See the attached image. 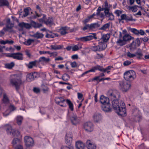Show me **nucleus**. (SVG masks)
Returning a JSON list of instances; mask_svg holds the SVG:
<instances>
[{
    "label": "nucleus",
    "mask_w": 149,
    "mask_h": 149,
    "mask_svg": "<svg viewBox=\"0 0 149 149\" xmlns=\"http://www.w3.org/2000/svg\"><path fill=\"white\" fill-rule=\"evenodd\" d=\"M84 128L87 132H91L93 130L94 126L91 122H87L84 124Z\"/></svg>",
    "instance_id": "12"
},
{
    "label": "nucleus",
    "mask_w": 149,
    "mask_h": 149,
    "mask_svg": "<svg viewBox=\"0 0 149 149\" xmlns=\"http://www.w3.org/2000/svg\"><path fill=\"white\" fill-rule=\"evenodd\" d=\"M96 36L97 34L96 33H92L90 35L79 38H78V40L83 42H85L93 39L97 40V37Z\"/></svg>",
    "instance_id": "6"
},
{
    "label": "nucleus",
    "mask_w": 149,
    "mask_h": 149,
    "mask_svg": "<svg viewBox=\"0 0 149 149\" xmlns=\"http://www.w3.org/2000/svg\"><path fill=\"white\" fill-rule=\"evenodd\" d=\"M87 148L88 149H96V146L90 140H87L86 142Z\"/></svg>",
    "instance_id": "24"
},
{
    "label": "nucleus",
    "mask_w": 149,
    "mask_h": 149,
    "mask_svg": "<svg viewBox=\"0 0 149 149\" xmlns=\"http://www.w3.org/2000/svg\"><path fill=\"white\" fill-rule=\"evenodd\" d=\"M84 24L85 25V26L82 29V30L83 31H85V30L87 29L91 30L90 24Z\"/></svg>",
    "instance_id": "49"
},
{
    "label": "nucleus",
    "mask_w": 149,
    "mask_h": 149,
    "mask_svg": "<svg viewBox=\"0 0 149 149\" xmlns=\"http://www.w3.org/2000/svg\"><path fill=\"white\" fill-rule=\"evenodd\" d=\"M70 65L72 68H75L77 66V63L75 61H74L71 63Z\"/></svg>",
    "instance_id": "62"
},
{
    "label": "nucleus",
    "mask_w": 149,
    "mask_h": 149,
    "mask_svg": "<svg viewBox=\"0 0 149 149\" xmlns=\"http://www.w3.org/2000/svg\"><path fill=\"white\" fill-rule=\"evenodd\" d=\"M75 146L77 149H84V143L79 141H78L76 142Z\"/></svg>",
    "instance_id": "28"
},
{
    "label": "nucleus",
    "mask_w": 149,
    "mask_h": 149,
    "mask_svg": "<svg viewBox=\"0 0 149 149\" xmlns=\"http://www.w3.org/2000/svg\"><path fill=\"white\" fill-rule=\"evenodd\" d=\"M93 118L95 122L98 123L101 120L102 116L100 113H95L93 116Z\"/></svg>",
    "instance_id": "19"
},
{
    "label": "nucleus",
    "mask_w": 149,
    "mask_h": 149,
    "mask_svg": "<svg viewBox=\"0 0 149 149\" xmlns=\"http://www.w3.org/2000/svg\"><path fill=\"white\" fill-rule=\"evenodd\" d=\"M9 3L7 0H0V7L8 6Z\"/></svg>",
    "instance_id": "37"
},
{
    "label": "nucleus",
    "mask_w": 149,
    "mask_h": 149,
    "mask_svg": "<svg viewBox=\"0 0 149 149\" xmlns=\"http://www.w3.org/2000/svg\"><path fill=\"white\" fill-rule=\"evenodd\" d=\"M98 45L100 51L104 50L107 47V43L102 42H99Z\"/></svg>",
    "instance_id": "27"
},
{
    "label": "nucleus",
    "mask_w": 149,
    "mask_h": 149,
    "mask_svg": "<svg viewBox=\"0 0 149 149\" xmlns=\"http://www.w3.org/2000/svg\"><path fill=\"white\" fill-rule=\"evenodd\" d=\"M136 56V55L137 58L138 59H141V57L143 56L141 51H138L135 54Z\"/></svg>",
    "instance_id": "42"
},
{
    "label": "nucleus",
    "mask_w": 149,
    "mask_h": 149,
    "mask_svg": "<svg viewBox=\"0 0 149 149\" xmlns=\"http://www.w3.org/2000/svg\"><path fill=\"white\" fill-rule=\"evenodd\" d=\"M42 16H43L42 18L39 19L38 21L40 22H41L42 23H45V20L47 19L46 15L45 14H42Z\"/></svg>",
    "instance_id": "44"
},
{
    "label": "nucleus",
    "mask_w": 149,
    "mask_h": 149,
    "mask_svg": "<svg viewBox=\"0 0 149 149\" xmlns=\"http://www.w3.org/2000/svg\"><path fill=\"white\" fill-rule=\"evenodd\" d=\"M122 20H125L127 22L129 21H135V19H133L132 16L131 15H127L125 14H122L120 16V18L118 19L119 22H120Z\"/></svg>",
    "instance_id": "7"
},
{
    "label": "nucleus",
    "mask_w": 149,
    "mask_h": 149,
    "mask_svg": "<svg viewBox=\"0 0 149 149\" xmlns=\"http://www.w3.org/2000/svg\"><path fill=\"white\" fill-rule=\"evenodd\" d=\"M100 102L102 105H103L109 102V98L102 95L100 97Z\"/></svg>",
    "instance_id": "20"
},
{
    "label": "nucleus",
    "mask_w": 149,
    "mask_h": 149,
    "mask_svg": "<svg viewBox=\"0 0 149 149\" xmlns=\"http://www.w3.org/2000/svg\"><path fill=\"white\" fill-rule=\"evenodd\" d=\"M122 13V11L119 10H116L114 12V13L118 17L120 16V15Z\"/></svg>",
    "instance_id": "55"
},
{
    "label": "nucleus",
    "mask_w": 149,
    "mask_h": 149,
    "mask_svg": "<svg viewBox=\"0 0 149 149\" xmlns=\"http://www.w3.org/2000/svg\"><path fill=\"white\" fill-rule=\"evenodd\" d=\"M32 36L37 39H40L43 38L44 35L43 34L37 32L32 35Z\"/></svg>",
    "instance_id": "39"
},
{
    "label": "nucleus",
    "mask_w": 149,
    "mask_h": 149,
    "mask_svg": "<svg viewBox=\"0 0 149 149\" xmlns=\"http://www.w3.org/2000/svg\"><path fill=\"white\" fill-rule=\"evenodd\" d=\"M10 83L13 86L15 87L17 90L19 89V86L22 83L21 77L18 76L11 79Z\"/></svg>",
    "instance_id": "3"
},
{
    "label": "nucleus",
    "mask_w": 149,
    "mask_h": 149,
    "mask_svg": "<svg viewBox=\"0 0 149 149\" xmlns=\"http://www.w3.org/2000/svg\"><path fill=\"white\" fill-rule=\"evenodd\" d=\"M65 100L63 98L60 97H56L55 100V102L57 104L59 105L61 107H65L66 106V104L64 103Z\"/></svg>",
    "instance_id": "11"
},
{
    "label": "nucleus",
    "mask_w": 149,
    "mask_h": 149,
    "mask_svg": "<svg viewBox=\"0 0 149 149\" xmlns=\"http://www.w3.org/2000/svg\"><path fill=\"white\" fill-rule=\"evenodd\" d=\"M135 72L134 71H128L124 73V78L127 81H132L135 78Z\"/></svg>",
    "instance_id": "2"
},
{
    "label": "nucleus",
    "mask_w": 149,
    "mask_h": 149,
    "mask_svg": "<svg viewBox=\"0 0 149 149\" xmlns=\"http://www.w3.org/2000/svg\"><path fill=\"white\" fill-rule=\"evenodd\" d=\"M69 118L72 123L74 125H77L79 122V120L77 116L74 114L70 116Z\"/></svg>",
    "instance_id": "15"
},
{
    "label": "nucleus",
    "mask_w": 149,
    "mask_h": 149,
    "mask_svg": "<svg viewBox=\"0 0 149 149\" xmlns=\"http://www.w3.org/2000/svg\"><path fill=\"white\" fill-rule=\"evenodd\" d=\"M38 63V61L36 60L30 62L28 64L27 67L29 69H31L34 67H37V64Z\"/></svg>",
    "instance_id": "26"
},
{
    "label": "nucleus",
    "mask_w": 149,
    "mask_h": 149,
    "mask_svg": "<svg viewBox=\"0 0 149 149\" xmlns=\"http://www.w3.org/2000/svg\"><path fill=\"white\" fill-rule=\"evenodd\" d=\"M97 70L103 72H105L107 71L108 73L110 71L107 70H110L112 68V67L111 66H109L106 68L104 69L102 66L98 65H97Z\"/></svg>",
    "instance_id": "18"
},
{
    "label": "nucleus",
    "mask_w": 149,
    "mask_h": 149,
    "mask_svg": "<svg viewBox=\"0 0 149 149\" xmlns=\"http://www.w3.org/2000/svg\"><path fill=\"white\" fill-rule=\"evenodd\" d=\"M6 27L3 28L2 30L0 31V36L2 37L4 34L5 33L3 31H7L9 29H11L14 26V24L10 22V19L8 18L6 20Z\"/></svg>",
    "instance_id": "5"
},
{
    "label": "nucleus",
    "mask_w": 149,
    "mask_h": 149,
    "mask_svg": "<svg viewBox=\"0 0 149 149\" xmlns=\"http://www.w3.org/2000/svg\"><path fill=\"white\" fill-rule=\"evenodd\" d=\"M33 91L35 93H38L40 92V90L39 88L36 87H34L33 89Z\"/></svg>",
    "instance_id": "64"
},
{
    "label": "nucleus",
    "mask_w": 149,
    "mask_h": 149,
    "mask_svg": "<svg viewBox=\"0 0 149 149\" xmlns=\"http://www.w3.org/2000/svg\"><path fill=\"white\" fill-rule=\"evenodd\" d=\"M35 15L33 16V17L34 19H36L38 17H41L42 16V14H39L37 11H35Z\"/></svg>",
    "instance_id": "51"
},
{
    "label": "nucleus",
    "mask_w": 149,
    "mask_h": 149,
    "mask_svg": "<svg viewBox=\"0 0 149 149\" xmlns=\"http://www.w3.org/2000/svg\"><path fill=\"white\" fill-rule=\"evenodd\" d=\"M21 140L20 139L17 138H14L12 143V145L13 147H15L17 145H21Z\"/></svg>",
    "instance_id": "23"
},
{
    "label": "nucleus",
    "mask_w": 149,
    "mask_h": 149,
    "mask_svg": "<svg viewBox=\"0 0 149 149\" xmlns=\"http://www.w3.org/2000/svg\"><path fill=\"white\" fill-rule=\"evenodd\" d=\"M145 34H146V33L142 29H140L139 31V35H140L141 36H143Z\"/></svg>",
    "instance_id": "63"
},
{
    "label": "nucleus",
    "mask_w": 149,
    "mask_h": 149,
    "mask_svg": "<svg viewBox=\"0 0 149 149\" xmlns=\"http://www.w3.org/2000/svg\"><path fill=\"white\" fill-rule=\"evenodd\" d=\"M55 35L56 34L54 33L52 34L47 33L45 36V37L47 38H53L54 37Z\"/></svg>",
    "instance_id": "53"
},
{
    "label": "nucleus",
    "mask_w": 149,
    "mask_h": 149,
    "mask_svg": "<svg viewBox=\"0 0 149 149\" xmlns=\"http://www.w3.org/2000/svg\"><path fill=\"white\" fill-rule=\"evenodd\" d=\"M49 58H46L44 56L40 57L39 58L38 62V63L40 62H44L46 63H47L50 61Z\"/></svg>",
    "instance_id": "36"
},
{
    "label": "nucleus",
    "mask_w": 149,
    "mask_h": 149,
    "mask_svg": "<svg viewBox=\"0 0 149 149\" xmlns=\"http://www.w3.org/2000/svg\"><path fill=\"white\" fill-rule=\"evenodd\" d=\"M129 9L130 10H132V11L134 13L136 12L137 10V8L135 6L130 7Z\"/></svg>",
    "instance_id": "58"
},
{
    "label": "nucleus",
    "mask_w": 149,
    "mask_h": 149,
    "mask_svg": "<svg viewBox=\"0 0 149 149\" xmlns=\"http://www.w3.org/2000/svg\"><path fill=\"white\" fill-rule=\"evenodd\" d=\"M2 100L3 103L6 105L8 104L9 102V100L6 94H3Z\"/></svg>",
    "instance_id": "35"
},
{
    "label": "nucleus",
    "mask_w": 149,
    "mask_h": 149,
    "mask_svg": "<svg viewBox=\"0 0 149 149\" xmlns=\"http://www.w3.org/2000/svg\"><path fill=\"white\" fill-rule=\"evenodd\" d=\"M108 95L111 100H113L112 108H113L118 115L121 116H125L126 114L125 104L123 101H119L116 99L117 97L119 96L117 91L116 90H109Z\"/></svg>",
    "instance_id": "1"
},
{
    "label": "nucleus",
    "mask_w": 149,
    "mask_h": 149,
    "mask_svg": "<svg viewBox=\"0 0 149 149\" xmlns=\"http://www.w3.org/2000/svg\"><path fill=\"white\" fill-rule=\"evenodd\" d=\"M51 49L54 50H58L61 49L63 47V45H51L50 46Z\"/></svg>",
    "instance_id": "38"
},
{
    "label": "nucleus",
    "mask_w": 149,
    "mask_h": 149,
    "mask_svg": "<svg viewBox=\"0 0 149 149\" xmlns=\"http://www.w3.org/2000/svg\"><path fill=\"white\" fill-rule=\"evenodd\" d=\"M110 25V24L109 23H107L105 24L101 27L100 29L101 30H105L109 27Z\"/></svg>",
    "instance_id": "45"
},
{
    "label": "nucleus",
    "mask_w": 149,
    "mask_h": 149,
    "mask_svg": "<svg viewBox=\"0 0 149 149\" xmlns=\"http://www.w3.org/2000/svg\"><path fill=\"white\" fill-rule=\"evenodd\" d=\"M102 109L103 111L106 112H110L111 110L112 106L109 102L107 104L102 105Z\"/></svg>",
    "instance_id": "16"
},
{
    "label": "nucleus",
    "mask_w": 149,
    "mask_h": 149,
    "mask_svg": "<svg viewBox=\"0 0 149 149\" xmlns=\"http://www.w3.org/2000/svg\"><path fill=\"white\" fill-rule=\"evenodd\" d=\"M37 74L36 72H31L28 74L26 76V80L28 82L33 81L35 78L37 77Z\"/></svg>",
    "instance_id": "14"
},
{
    "label": "nucleus",
    "mask_w": 149,
    "mask_h": 149,
    "mask_svg": "<svg viewBox=\"0 0 149 149\" xmlns=\"http://www.w3.org/2000/svg\"><path fill=\"white\" fill-rule=\"evenodd\" d=\"M65 138L66 143L69 146L70 145L72 140V136L71 133L69 132L67 133Z\"/></svg>",
    "instance_id": "13"
},
{
    "label": "nucleus",
    "mask_w": 149,
    "mask_h": 149,
    "mask_svg": "<svg viewBox=\"0 0 149 149\" xmlns=\"http://www.w3.org/2000/svg\"><path fill=\"white\" fill-rule=\"evenodd\" d=\"M96 70H97V65L93 67L92 68L90 69V70L87 71H85L82 74V76H83L85 74H87L88 73L90 72H96Z\"/></svg>",
    "instance_id": "31"
},
{
    "label": "nucleus",
    "mask_w": 149,
    "mask_h": 149,
    "mask_svg": "<svg viewBox=\"0 0 149 149\" xmlns=\"http://www.w3.org/2000/svg\"><path fill=\"white\" fill-rule=\"evenodd\" d=\"M23 54L20 52L13 53V58L18 60H22L23 59Z\"/></svg>",
    "instance_id": "22"
},
{
    "label": "nucleus",
    "mask_w": 149,
    "mask_h": 149,
    "mask_svg": "<svg viewBox=\"0 0 149 149\" xmlns=\"http://www.w3.org/2000/svg\"><path fill=\"white\" fill-rule=\"evenodd\" d=\"M15 64L13 62H11L9 63H6L5 65V67L9 69H11L15 66Z\"/></svg>",
    "instance_id": "40"
},
{
    "label": "nucleus",
    "mask_w": 149,
    "mask_h": 149,
    "mask_svg": "<svg viewBox=\"0 0 149 149\" xmlns=\"http://www.w3.org/2000/svg\"><path fill=\"white\" fill-rule=\"evenodd\" d=\"M34 42V40L33 39H29L25 42L24 44L26 45H29L31 43Z\"/></svg>",
    "instance_id": "46"
},
{
    "label": "nucleus",
    "mask_w": 149,
    "mask_h": 149,
    "mask_svg": "<svg viewBox=\"0 0 149 149\" xmlns=\"http://www.w3.org/2000/svg\"><path fill=\"white\" fill-rule=\"evenodd\" d=\"M24 142L27 147H30L33 146L34 141L33 139L30 136H26L24 138Z\"/></svg>",
    "instance_id": "9"
},
{
    "label": "nucleus",
    "mask_w": 149,
    "mask_h": 149,
    "mask_svg": "<svg viewBox=\"0 0 149 149\" xmlns=\"http://www.w3.org/2000/svg\"><path fill=\"white\" fill-rule=\"evenodd\" d=\"M134 39V38L132 37L129 34H126L123 36V40L119 39L118 40L117 43L120 46H122L126 44V42L129 41L132 39Z\"/></svg>",
    "instance_id": "4"
},
{
    "label": "nucleus",
    "mask_w": 149,
    "mask_h": 149,
    "mask_svg": "<svg viewBox=\"0 0 149 149\" xmlns=\"http://www.w3.org/2000/svg\"><path fill=\"white\" fill-rule=\"evenodd\" d=\"M18 26L22 28H24L26 29H30L31 28V23L29 24L23 22L19 23L18 24Z\"/></svg>",
    "instance_id": "21"
},
{
    "label": "nucleus",
    "mask_w": 149,
    "mask_h": 149,
    "mask_svg": "<svg viewBox=\"0 0 149 149\" xmlns=\"http://www.w3.org/2000/svg\"><path fill=\"white\" fill-rule=\"evenodd\" d=\"M104 57V56L103 54L102 53L100 54L98 53H97L96 55L95 56V58L97 59L103 58Z\"/></svg>",
    "instance_id": "50"
},
{
    "label": "nucleus",
    "mask_w": 149,
    "mask_h": 149,
    "mask_svg": "<svg viewBox=\"0 0 149 149\" xmlns=\"http://www.w3.org/2000/svg\"><path fill=\"white\" fill-rule=\"evenodd\" d=\"M65 101L69 106L70 110L71 111H73L74 110V105L72 103L69 99H66Z\"/></svg>",
    "instance_id": "33"
},
{
    "label": "nucleus",
    "mask_w": 149,
    "mask_h": 149,
    "mask_svg": "<svg viewBox=\"0 0 149 149\" xmlns=\"http://www.w3.org/2000/svg\"><path fill=\"white\" fill-rule=\"evenodd\" d=\"M130 30L131 32L133 33L135 35L139 36V30H138L137 29L134 28H131L130 29Z\"/></svg>",
    "instance_id": "47"
},
{
    "label": "nucleus",
    "mask_w": 149,
    "mask_h": 149,
    "mask_svg": "<svg viewBox=\"0 0 149 149\" xmlns=\"http://www.w3.org/2000/svg\"><path fill=\"white\" fill-rule=\"evenodd\" d=\"M70 27L67 26L61 27L59 30L58 32L62 35H64L68 33L67 31L69 30Z\"/></svg>",
    "instance_id": "17"
},
{
    "label": "nucleus",
    "mask_w": 149,
    "mask_h": 149,
    "mask_svg": "<svg viewBox=\"0 0 149 149\" xmlns=\"http://www.w3.org/2000/svg\"><path fill=\"white\" fill-rule=\"evenodd\" d=\"M110 33H107V34H103L101 38V39L104 43L107 42L109 40L110 38Z\"/></svg>",
    "instance_id": "25"
},
{
    "label": "nucleus",
    "mask_w": 149,
    "mask_h": 149,
    "mask_svg": "<svg viewBox=\"0 0 149 149\" xmlns=\"http://www.w3.org/2000/svg\"><path fill=\"white\" fill-rule=\"evenodd\" d=\"M6 131L8 134L14 136H17L16 134V132H17L19 134H20L19 132L13 129L12 127L10 125H8L6 127Z\"/></svg>",
    "instance_id": "10"
},
{
    "label": "nucleus",
    "mask_w": 149,
    "mask_h": 149,
    "mask_svg": "<svg viewBox=\"0 0 149 149\" xmlns=\"http://www.w3.org/2000/svg\"><path fill=\"white\" fill-rule=\"evenodd\" d=\"M49 54L50 55V56H54L55 57L58 54L56 52H50L49 51Z\"/></svg>",
    "instance_id": "60"
},
{
    "label": "nucleus",
    "mask_w": 149,
    "mask_h": 149,
    "mask_svg": "<svg viewBox=\"0 0 149 149\" xmlns=\"http://www.w3.org/2000/svg\"><path fill=\"white\" fill-rule=\"evenodd\" d=\"M131 63V62L130 61L127 60L124 62L123 65L124 66H127L130 65Z\"/></svg>",
    "instance_id": "61"
},
{
    "label": "nucleus",
    "mask_w": 149,
    "mask_h": 149,
    "mask_svg": "<svg viewBox=\"0 0 149 149\" xmlns=\"http://www.w3.org/2000/svg\"><path fill=\"white\" fill-rule=\"evenodd\" d=\"M70 78L69 75L66 73L64 74L62 76V79L65 81H68Z\"/></svg>",
    "instance_id": "43"
},
{
    "label": "nucleus",
    "mask_w": 149,
    "mask_h": 149,
    "mask_svg": "<svg viewBox=\"0 0 149 149\" xmlns=\"http://www.w3.org/2000/svg\"><path fill=\"white\" fill-rule=\"evenodd\" d=\"M119 84L122 90L125 92L127 91L131 87L130 83L124 81H120L119 83Z\"/></svg>",
    "instance_id": "8"
},
{
    "label": "nucleus",
    "mask_w": 149,
    "mask_h": 149,
    "mask_svg": "<svg viewBox=\"0 0 149 149\" xmlns=\"http://www.w3.org/2000/svg\"><path fill=\"white\" fill-rule=\"evenodd\" d=\"M31 10V8L30 7H27L24 8L23 10L24 13L23 14L22 17H24L28 16L29 14V11Z\"/></svg>",
    "instance_id": "29"
},
{
    "label": "nucleus",
    "mask_w": 149,
    "mask_h": 149,
    "mask_svg": "<svg viewBox=\"0 0 149 149\" xmlns=\"http://www.w3.org/2000/svg\"><path fill=\"white\" fill-rule=\"evenodd\" d=\"M23 117L21 116H18L17 117V123L19 125H21L23 120Z\"/></svg>",
    "instance_id": "41"
},
{
    "label": "nucleus",
    "mask_w": 149,
    "mask_h": 149,
    "mask_svg": "<svg viewBox=\"0 0 149 149\" xmlns=\"http://www.w3.org/2000/svg\"><path fill=\"white\" fill-rule=\"evenodd\" d=\"M91 27V30H93L98 29L100 26V24L98 23H94L91 24H90Z\"/></svg>",
    "instance_id": "30"
},
{
    "label": "nucleus",
    "mask_w": 149,
    "mask_h": 149,
    "mask_svg": "<svg viewBox=\"0 0 149 149\" xmlns=\"http://www.w3.org/2000/svg\"><path fill=\"white\" fill-rule=\"evenodd\" d=\"M8 109L10 111H11L15 110L16 109V108L13 105H10L9 106Z\"/></svg>",
    "instance_id": "59"
},
{
    "label": "nucleus",
    "mask_w": 149,
    "mask_h": 149,
    "mask_svg": "<svg viewBox=\"0 0 149 149\" xmlns=\"http://www.w3.org/2000/svg\"><path fill=\"white\" fill-rule=\"evenodd\" d=\"M53 23V19L52 17H49L45 22V24L48 26H52Z\"/></svg>",
    "instance_id": "34"
},
{
    "label": "nucleus",
    "mask_w": 149,
    "mask_h": 149,
    "mask_svg": "<svg viewBox=\"0 0 149 149\" xmlns=\"http://www.w3.org/2000/svg\"><path fill=\"white\" fill-rule=\"evenodd\" d=\"M99 49V45L92 46L91 47L92 50L94 52H100V49Z\"/></svg>",
    "instance_id": "48"
},
{
    "label": "nucleus",
    "mask_w": 149,
    "mask_h": 149,
    "mask_svg": "<svg viewBox=\"0 0 149 149\" xmlns=\"http://www.w3.org/2000/svg\"><path fill=\"white\" fill-rule=\"evenodd\" d=\"M127 56L130 58H133L136 56V55L135 54L131 53L130 52H128L127 53Z\"/></svg>",
    "instance_id": "56"
},
{
    "label": "nucleus",
    "mask_w": 149,
    "mask_h": 149,
    "mask_svg": "<svg viewBox=\"0 0 149 149\" xmlns=\"http://www.w3.org/2000/svg\"><path fill=\"white\" fill-rule=\"evenodd\" d=\"M91 19V17L89 16H88L87 17L86 19L82 21V22L84 24H86L87 23L89 22L90 20Z\"/></svg>",
    "instance_id": "54"
},
{
    "label": "nucleus",
    "mask_w": 149,
    "mask_h": 149,
    "mask_svg": "<svg viewBox=\"0 0 149 149\" xmlns=\"http://www.w3.org/2000/svg\"><path fill=\"white\" fill-rule=\"evenodd\" d=\"M31 27L35 28H40L42 26V24L37 23L35 21H32L31 22Z\"/></svg>",
    "instance_id": "32"
},
{
    "label": "nucleus",
    "mask_w": 149,
    "mask_h": 149,
    "mask_svg": "<svg viewBox=\"0 0 149 149\" xmlns=\"http://www.w3.org/2000/svg\"><path fill=\"white\" fill-rule=\"evenodd\" d=\"M106 17H108L109 18V20L111 21L113 20L114 19V16L112 13H110Z\"/></svg>",
    "instance_id": "52"
},
{
    "label": "nucleus",
    "mask_w": 149,
    "mask_h": 149,
    "mask_svg": "<svg viewBox=\"0 0 149 149\" xmlns=\"http://www.w3.org/2000/svg\"><path fill=\"white\" fill-rule=\"evenodd\" d=\"M105 10L104 11V13L105 15L106 16H107V15L109 14L110 13L109 12V8L107 7H105Z\"/></svg>",
    "instance_id": "57"
}]
</instances>
